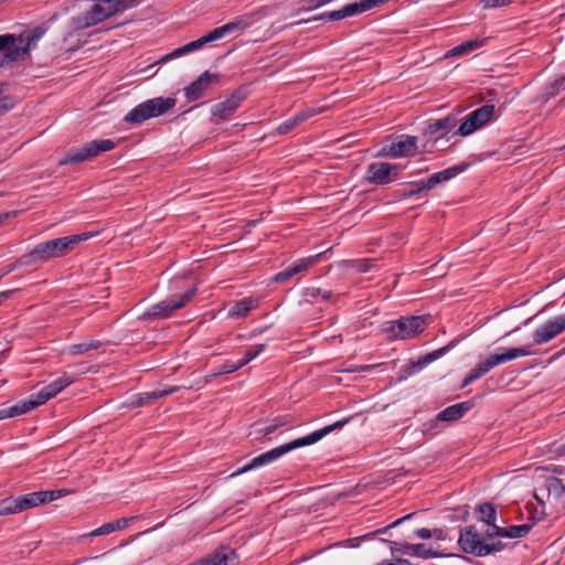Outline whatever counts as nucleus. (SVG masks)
Returning <instances> with one entry per match:
<instances>
[{
    "label": "nucleus",
    "instance_id": "338daca9",
    "mask_svg": "<svg viewBox=\"0 0 565 565\" xmlns=\"http://www.w3.org/2000/svg\"><path fill=\"white\" fill-rule=\"evenodd\" d=\"M148 530L156 531V530H158V525H153V526L149 527Z\"/></svg>",
    "mask_w": 565,
    "mask_h": 565
},
{
    "label": "nucleus",
    "instance_id": "4d7b16f0",
    "mask_svg": "<svg viewBox=\"0 0 565 565\" xmlns=\"http://www.w3.org/2000/svg\"><path fill=\"white\" fill-rule=\"evenodd\" d=\"M375 565H411V562L404 558H399L396 562L382 561L380 563H376Z\"/></svg>",
    "mask_w": 565,
    "mask_h": 565
},
{
    "label": "nucleus",
    "instance_id": "4c0bfd02",
    "mask_svg": "<svg viewBox=\"0 0 565 565\" xmlns=\"http://www.w3.org/2000/svg\"><path fill=\"white\" fill-rule=\"evenodd\" d=\"M425 189H422V181H417L409 184V188H405L402 190L396 191V198L398 199H406L414 195H418L419 193L424 192Z\"/></svg>",
    "mask_w": 565,
    "mask_h": 565
},
{
    "label": "nucleus",
    "instance_id": "cd10ccee",
    "mask_svg": "<svg viewBox=\"0 0 565 565\" xmlns=\"http://www.w3.org/2000/svg\"><path fill=\"white\" fill-rule=\"evenodd\" d=\"M494 114L495 106L492 104H487L471 111L469 116L475 121V124L478 125V128L480 129L494 118Z\"/></svg>",
    "mask_w": 565,
    "mask_h": 565
},
{
    "label": "nucleus",
    "instance_id": "e2e57ef3",
    "mask_svg": "<svg viewBox=\"0 0 565 565\" xmlns=\"http://www.w3.org/2000/svg\"><path fill=\"white\" fill-rule=\"evenodd\" d=\"M265 330H266V328H264V329H255V330H253V331H252L250 335H252V337L259 335V334H262Z\"/></svg>",
    "mask_w": 565,
    "mask_h": 565
},
{
    "label": "nucleus",
    "instance_id": "a18cd8bd",
    "mask_svg": "<svg viewBox=\"0 0 565 565\" xmlns=\"http://www.w3.org/2000/svg\"><path fill=\"white\" fill-rule=\"evenodd\" d=\"M420 514H422V512L409 513L403 518H399V519L393 521L392 523H390L387 525H384L380 530H385V531L393 530L394 527H397V526L404 524L405 522L417 519Z\"/></svg>",
    "mask_w": 565,
    "mask_h": 565
},
{
    "label": "nucleus",
    "instance_id": "c85d7f7f",
    "mask_svg": "<svg viewBox=\"0 0 565 565\" xmlns=\"http://www.w3.org/2000/svg\"><path fill=\"white\" fill-rule=\"evenodd\" d=\"M494 114L495 106L492 104H487L471 111L469 116L475 121V124L478 125V128L480 129L494 118Z\"/></svg>",
    "mask_w": 565,
    "mask_h": 565
},
{
    "label": "nucleus",
    "instance_id": "1a4fd4ad",
    "mask_svg": "<svg viewBox=\"0 0 565 565\" xmlns=\"http://www.w3.org/2000/svg\"><path fill=\"white\" fill-rule=\"evenodd\" d=\"M114 148L115 142L110 139L92 140L82 147L70 149L66 156L60 160V164L81 163L95 158L102 152L110 151Z\"/></svg>",
    "mask_w": 565,
    "mask_h": 565
},
{
    "label": "nucleus",
    "instance_id": "2f4dec72",
    "mask_svg": "<svg viewBox=\"0 0 565 565\" xmlns=\"http://www.w3.org/2000/svg\"><path fill=\"white\" fill-rule=\"evenodd\" d=\"M502 353H497L500 364L515 360L518 358L527 356L533 354L527 347L501 349Z\"/></svg>",
    "mask_w": 565,
    "mask_h": 565
},
{
    "label": "nucleus",
    "instance_id": "37998d69",
    "mask_svg": "<svg viewBox=\"0 0 565 565\" xmlns=\"http://www.w3.org/2000/svg\"><path fill=\"white\" fill-rule=\"evenodd\" d=\"M238 367L236 365V363H233V362H230V361H226L224 364H222L221 366H218L217 369H214L212 370L209 374H207V377L210 379H214V377H217L220 375H224V374H228V373H233L235 371H237Z\"/></svg>",
    "mask_w": 565,
    "mask_h": 565
},
{
    "label": "nucleus",
    "instance_id": "58836bf2",
    "mask_svg": "<svg viewBox=\"0 0 565 565\" xmlns=\"http://www.w3.org/2000/svg\"><path fill=\"white\" fill-rule=\"evenodd\" d=\"M317 257H318V255L317 256H312V257H308V258H305V259H300L297 263L288 266L291 275L295 276L297 274H300V273L307 270L311 265L315 264Z\"/></svg>",
    "mask_w": 565,
    "mask_h": 565
},
{
    "label": "nucleus",
    "instance_id": "423d86ee",
    "mask_svg": "<svg viewBox=\"0 0 565 565\" xmlns=\"http://www.w3.org/2000/svg\"><path fill=\"white\" fill-rule=\"evenodd\" d=\"M95 236L94 232H84L81 234L68 235L40 243L35 246V254L40 259L47 262L57 258L73 250L79 243Z\"/></svg>",
    "mask_w": 565,
    "mask_h": 565
},
{
    "label": "nucleus",
    "instance_id": "5fc2aeb1",
    "mask_svg": "<svg viewBox=\"0 0 565 565\" xmlns=\"http://www.w3.org/2000/svg\"><path fill=\"white\" fill-rule=\"evenodd\" d=\"M511 0H484L486 8H499L509 4Z\"/></svg>",
    "mask_w": 565,
    "mask_h": 565
},
{
    "label": "nucleus",
    "instance_id": "0eeeda50",
    "mask_svg": "<svg viewBox=\"0 0 565 565\" xmlns=\"http://www.w3.org/2000/svg\"><path fill=\"white\" fill-rule=\"evenodd\" d=\"M72 383L73 377L63 375L44 386L36 394H32L28 399L19 401L14 405L10 406L14 417L26 414L38 406L46 403Z\"/></svg>",
    "mask_w": 565,
    "mask_h": 565
},
{
    "label": "nucleus",
    "instance_id": "5701e85b",
    "mask_svg": "<svg viewBox=\"0 0 565 565\" xmlns=\"http://www.w3.org/2000/svg\"><path fill=\"white\" fill-rule=\"evenodd\" d=\"M175 391L174 387L169 390H154L152 392H145V393H138L132 395L128 402L127 405L129 407H142L148 406L153 403V401L164 397Z\"/></svg>",
    "mask_w": 565,
    "mask_h": 565
},
{
    "label": "nucleus",
    "instance_id": "052dcab7",
    "mask_svg": "<svg viewBox=\"0 0 565 565\" xmlns=\"http://www.w3.org/2000/svg\"><path fill=\"white\" fill-rule=\"evenodd\" d=\"M275 430H276V426H273L270 424V425H267L266 427H264L263 429H260L259 433L263 436H268V435L273 434Z\"/></svg>",
    "mask_w": 565,
    "mask_h": 565
},
{
    "label": "nucleus",
    "instance_id": "69168bd1",
    "mask_svg": "<svg viewBox=\"0 0 565 565\" xmlns=\"http://www.w3.org/2000/svg\"><path fill=\"white\" fill-rule=\"evenodd\" d=\"M106 532H99V531H96V532H89V535H100V534H105Z\"/></svg>",
    "mask_w": 565,
    "mask_h": 565
},
{
    "label": "nucleus",
    "instance_id": "7c9ffc66",
    "mask_svg": "<svg viewBox=\"0 0 565 565\" xmlns=\"http://www.w3.org/2000/svg\"><path fill=\"white\" fill-rule=\"evenodd\" d=\"M483 43H484V40H479V39L466 41V42L455 46L454 49L449 50L446 53V57L459 56V55H465V54L471 53L472 51L482 46Z\"/></svg>",
    "mask_w": 565,
    "mask_h": 565
},
{
    "label": "nucleus",
    "instance_id": "20e7f679",
    "mask_svg": "<svg viewBox=\"0 0 565 565\" xmlns=\"http://www.w3.org/2000/svg\"><path fill=\"white\" fill-rule=\"evenodd\" d=\"M67 489L35 491L18 497H9L0 501V516L17 514L38 505L52 502L67 494Z\"/></svg>",
    "mask_w": 565,
    "mask_h": 565
},
{
    "label": "nucleus",
    "instance_id": "412c9836",
    "mask_svg": "<svg viewBox=\"0 0 565 565\" xmlns=\"http://www.w3.org/2000/svg\"><path fill=\"white\" fill-rule=\"evenodd\" d=\"M213 41H216V38L214 35V32L211 31L209 34L195 40V41H192L181 47H178L175 49L174 51H172L170 54L166 55L164 57L161 58V62H167V61H170L172 58H177V57H180V56H183L185 54H189V53H192L196 50H200L202 49L205 44L207 43H211Z\"/></svg>",
    "mask_w": 565,
    "mask_h": 565
},
{
    "label": "nucleus",
    "instance_id": "864d4df0",
    "mask_svg": "<svg viewBox=\"0 0 565 565\" xmlns=\"http://www.w3.org/2000/svg\"><path fill=\"white\" fill-rule=\"evenodd\" d=\"M291 277H292V275H291L289 268L287 267L286 269L281 270V271H279V273H277L275 275L274 281H276V282H284V281L288 280Z\"/></svg>",
    "mask_w": 565,
    "mask_h": 565
},
{
    "label": "nucleus",
    "instance_id": "c03bdc74",
    "mask_svg": "<svg viewBox=\"0 0 565 565\" xmlns=\"http://www.w3.org/2000/svg\"><path fill=\"white\" fill-rule=\"evenodd\" d=\"M483 375H486V373L483 372L481 366L479 364H477L476 367H473L469 372V374L463 379L460 387L465 388L466 386L470 385L471 383H473L478 379L482 377Z\"/></svg>",
    "mask_w": 565,
    "mask_h": 565
},
{
    "label": "nucleus",
    "instance_id": "774afa93",
    "mask_svg": "<svg viewBox=\"0 0 565 565\" xmlns=\"http://www.w3.org/2000/svg\"><path fill=\"white\" fill-rule=\"evenodd\" d=\"M465 530L471 531V530H473V526H468Z\"/></svg>",
    "mask_w": 565,
    "mask_h": 565
},
{
    "label": "nucleus",
    "instance_id": "7ed1b4c3",
    "mask_svg": "<svg viewBox=\"0 0 565 565\" xmlns=\"http://www.w3.org/2000/svg\"><path fill=\"white\" fill-rule=\"evenodd\" d=\"M527 532H459L458 545L463 553L478 557L502 551L505 544L498 539H519Z\"/></svg>",
    "mask_w": 565,
    "mask_h": 565
},
{
    "label": "nucleus",
    "instance_id": "f704fd0d",
    "mask_svg": "<svg viewBox=\"0 0 565 565\" xmlns=\"http://www.w3.org/2000/svg\"><path fill=\"white\" fill-rule=\"evenodd\" d=\"M26 53L28 49H14L8 54H3V56L0 57V67L10 66Z\"/></svg>",
    "mask_w": 565,
    "mask_h": 565
},
{
    "label": "nucleus",
    "instance_id": "473e14b6",
    "mask_svg": "<svg viewBox=\"0 0 565 565\" xmlns=\"http://www.w3.org/2000/svg\"><path fill=\"white\" fill-rule=\"evenodd\" d=\"M564 89H565V75L556 77L553 82L547 84L543 89L542 97L545 100H547L552 97H555Z\"/></svg>",
    "mask_w": 565,
    "mask_h": 565
},
{
    "label": "nucleus",
    "instance_id": "39448f33",
    "mask_svg": "<svg viewBox=\"0 0 565 565\" xmlns=\"http://www.w3.org/2000/svg\"><path fill=\"white\" fill-rule=\"evenodd\" d=\"M429 324L428 316L401 317L397 320L386 321L382 331L388 340H406L422 333Z\"/></svg>",
    "mask_w": 565,
    "mask_h": 565
},
{
    "label": "nucleus",
    "instance_id": "bb28decb",
    "mask_svg": "<svg viewBox=\"0 0 565 565\" xmlns=\"http://www.w3.org/2000/svg\"><path fill=\"white\" fill-rule=\"evenodd\" d=\"M142 527V519L140 516H125L107 523H104L96 530H125L127 527Z\"/></svg>",
    "mask_w": 565,
    "mask_h": 565
},
{
    "label": "nucleus",
    "instance_id": "dca6fc26",
    "mask_svg": "<svg viewBox=\"0 0 565 565\" xmlns=\"http://www.w3.org/2000/svg\"><path fill=\"white\" fill-rule=\"evenodd\" d=\"M417 150V138L414 136L402 135L384 147L381 154L390 158L412 156Z\"/></svg>",
    "mask_w": 565,
    "mask_h": 565
},
{
    "label": "nucleus",
    "instance_id": "603ef678",
    "mask_svg": "<svg viewBox=\"0 0 565 565\" xmlns=\"http://www.w3.org/2000/svg\"><path fill=\"white\" fill-rule=\"evenodd\" d=\"M291 277H292V275H291L289 268L287 267L286 269L281 270V271H279V273H277L275 275L274 281H276V282H284V281L288 280Z\"/></svg>",
    "mask_w": 565,
    "mask_h": 565
},
{
    "label": "nucleus",
    "instance_id": "9d476101",
    "mask_svg": "<svg viewBox=\"0 0 565 565\" xmlns=\"http://www.w3.org/2000/svg\"><path fill=\"white\" fill-rule=\"evenodd\" d=\"M388 0H360L359 2H353L344 6L343 8L330 12H324L319 15H315L310 19L301 20L296 22V25L308 23L311 21H337L348 17H353L360 13H363L373 8L380 7L387 2Z\"/></svg>",
    "mask_w": 565,
    "mask_h": 565
},
{
    "label": "nucleus",
    "instance_id": "c756f323",
    "mask_svg": "<svg viewBox=\"0 0 565 565\" xmlns=\"http://www.w3.org/2000/svg\"><path fill=\"white\" fill-rule=\"evenodd\" d=\"M255 300L252 298H244L242 300L236 301L228 309V317L232 318H243L247 316V313L254 308Z\"/></svg>",
    "mask_w": 565,
    "mask_h": 565
},
{
    "label": "nucleus",
    "instance_id": "72a5a7b5",
    "mask_svg": "<svg viewBox=\"0 0 565 565\" xmlns=\"http://www.w3.org/2000/svg\"><path fill=\"white\" fill-rule=\"evenodd\" d=\"M102 345V343L97 340H92L89 342H83L77 344H72L68 347L67 352L71 355H79L90 350H96Z\"/></svg>",
    "mask_w": 565,
    "mask_h": 565
},
{
    "label": "nucleus",
    "instance_id": "aec40b11",
    "mask_svg": "<svg viewBox=\"0 0 565 565\" xmlns=\"http://www.w3.org/2000/svg\"><path fill=\"white\" fill-rule=\"evenodd\" d=\"M468 167V163L454 166L448 169H445L444 171L437 172L431 174L426 180L422 181V189H425V191H429L434 188H436L439 184H443L450 179L455 178L458 173L462 172Z\"/></svg>",
    "mask_w": 565,
    "mask_h": 565
},
{
    "label": "nucleus",
    "instance_id": "09e8293b",
    "mask_svg": "<svg viewBox=\"0 0 565 565\" xmlns=\"http://www.w3.org/2000/svg\"><path fill=\"white\" fill-rule=\"evenodd\" d=\"M320 111H321V109L316 110L312 108H308V109L298 111L294 117L296 118L298 124H301V122L306 121L307 119L311 118L312 116L319 114Z\"/></svg>",
    "mask_w": 565,
    "mask_h": 565
},
{
    "label": "nucleus",
    "instance_id": "79ce46f5",
    "mask_svg": "<svg viewBox=\"0 0 565 565\" xmlns=\"http://www.w3.org/2000/svg\"><path fill=\"white\" fill-rule=\"evenodd\" d=\"M36 263H44L40 259V255L35 254V247L29 253L23 256H21L17 263L13 265L12 269L18 266H32Z\"/></svg>",
    "mask_w": 565,
    "mask_h": 565
},
{
    "label": "nucleus",
    "instance_id": "393cba45",
    "mask_svg": "<svg viewBox=\"0 0 565 565\" xmlns=\"http://www.w3.org/2000/svg\"><path fill=\"white\" fill-rule=\"evenodd\" d=\"M404 553L409 556L422 557V558H435L446 556L447 554L439 553L431 545L425 543H412L404 546Z\"/></svg>",
    "mask_w": 565,
    "mask_h": 565
},
{
    "label": "nucleus",
    "instance_id": "a878e982",
    "mask_svg": "<svg viewBox=\"0 0 565 565\" xmlns=\"http://www.w3.org/2000/svg\"><path fill=\"white\" fill-rule=\"evenodd\" d=\"M455 127V119L446 117L443 119L430 120L426 128V135L430 138L444 137Z\"/></svg>",
    "mask_w": 565,
    "mask_h": 565
},
{
    "label": "nucleus",
    "instance_id": "a211bd4d",
    "mask_svg": "<svg viewBox=\"0 0 565 565\" xmlns=\"http://www.w3.org/2000/svg\"><path fill=\"white\" fill-rule=\"evenodd\" d=\"M472 407V402H461L446 407L439 412L435 419L424 424V430H429L435 427L437 422H454L461 418Z\"/></svg>",
    "mask_w": 565,
    "mask_h": 565
},
{
    "label": "nucleus",
    "instance_id": "0e129e2a",
    "mask_svg": "<svg viewBox=\"0 0 565 565\" xmlns=\"http://www.w3.org/2000/svg\"><path fill=\"white\" fill-rule=\"evenodd\" d=\"M415 530H420V531H424V530H427L425 526H422L420 524H415Z\"/></svg>",
    "mask_w": 565,
    "mask_h": 565
},
{
    "label": "nucleus",
    "instance_id": "a19ab883",
    "mask_svg": "<svg viewBox=\"0 0 565 565\" xmlns=\"http://www.w3.org/2000/svg\"><path fill=\"white\" fill-rule=\"evenodd\" d=\"M14 49H23L22 46L15 45V38L13 34L0 35V52L8 54Z\"/></svg>",
    "mask_w": 565,
    "mask_h": 565
},
{
    "label": "nucleus",
    "instance_id": "ddd939ff",
    "mask_svg": "<svg viewBox=\"0 0 565 565\" xmlns=\"http://www.w3.org/2000/svg\"><path fill=\"white\" fill-rule=\"evenodd\" d=\"M534 497L543 507L547 504L552 508H557L565 501V486L561 479L550 477L536 489Z\"/></svg>",
    "mask_w": 565,
    "mask_h": 565
},
{
    "label": "nucleus",
    "instance_id": "f257e3e1",
    "mask_svg": "<svg viewBox=\"0 0 565 565\" xmlns=\"http://www.w3.org/2000/svg\"><path fill=\"white\" fill-rule=\"evenodd\" d=\"M349 419L339 420L332 425L326 426L319 430H316L305 437L297 438L295 440H291L287 444H284L279 447L273 448L266 452L260 454L259 456L253 458L250 461H248L246 465H244L242 468L234 471L231 477H236L242 473L248 472L254 469H258L260 467L267 466L287 452L298 449L300 447L310 446L322 439L324 436H327L329 433L337 428H342Z\"/></svg>",
    "mask_w": 565,
    "mask_h": 565
},
{
    "label": "nucleus",
    "instance_id": "4468645a",
    "mask_svg": "<svg viewBox=\"0 0 565 565\" xmlns=\"http://www.w3.org/2000/svg\"><path fill=\"white\" fill-rule=\"evenodd\" d=\"M565 331V315L556 316L545 321L533 332V342L543 345L554 340Z\"/></svg>",
    "mask_w": 565,
    "mask_h": 565
},
{
    "label": "nucleus",
    "instance_id": "49530a36",
    "mask_svg": "<svg viewBox=\"0 0 565 565\" xmlns=\"http://www.w3.org/2000/svg\"><path fill=\"white\" fill-rule=\"evenodd\" d=\"M478 364L481 366L483 372L487 374L493 367L500 365V362H499V359H498V354L497 353L490 354L484 360L480 361Z\"/></svg>",
    "mask_w": 565,
    "mask_h": 565
},
{
    "label": "nucleus",
    "instance_id": "ea45409f",
    "mask_svg": "<svg viewBox=\"0 0 565 565\" xmlns=\"http://www.w3.org/2000/svg\"><path fill=\"white\" fill-rule=\"evenodd\" d=\"M265 347V344H258L254 349L246 351L244 356L236 362L238 370L256 359L264 351Z\"/></svg>",
    "mask_w": 565,
    "mask_h": 565
},
{
    "label": "nucleus",
    "instance_id": "f3484780",
    "mask_svg": "<svg viewBox=\"0 0 565 565\" xmlns=\"http://www.w3.org/2000/svg\"><path fill=\"white\" fill-rule=\"evenodd\" d=\"M398 167L388 162H372L366 168L364 179L373 184H387L392 173L397 174Z\"/></svg>",
    "mask_w": 565,
    "mask_h": 565
},
{
    "label": "nucleus",
    "instance_id": "8fccbe9b",
    "mask_svg": "<svg viewBox=\"0 0 565 565\" xmlns=\"http://www.w3.org/2000/svg\"><path fill=\"white\" fill-rule=\"evenodd\" d=\"M376 533L377 532H371L370 534H366V535L361 536V537H353V539L343 540V541L337 543V545L343 546V547H358L360 545V541L361 540L366 539L370 535H373V534H376Z\"/></svg>",
    "mask_w": 565,
    "mask_h": 565
},
{
    "label": "nucleus",
    "instance_id": "6ab92c4d",
    "mask_svg": "<svg viewBox=\"0 0 565 565\" xmlns=\"http://www.w3.org/2000/svg\"><path fill=\"white\" fill-rule=\"evenodd\" d=\"M218 77L216 73L204 72L201 74L198 79L184 88V95L188 100L193 102L201 98L212 84L218 82Z\"/></svg>",
    "mask_w": 565,
    "mask_h": 565
},
{
    "label": "nucleus",
    "instance_id": "f8f14e48",
    "mask_svg": "<svg viewBox=\"0 0 565 565\" xmlns=\"http://www.w3.org/2000/svg\"><path fill=\"white\" fill-rule=\"evenodd\" d=\"M476 518L483 523V525L491 527V530H531L532 525L512 524L504 525L505 521L497 508L488 502L480 503L475 509Z\"/></svg>",
    "mask_w": 565,
    "mask_h": 565
},
{
    "label": "nucleus",
    "instance_id": "de8ad7c7",
    "mask_svg": "<svg viewBox=\"0 0 565 565\" xmlns=\"http://www.w3.org/2000/svg\"><path fill=\"white\" fill-rule=\"evenodd\" d=\"M298 125L299 124L297 122L296 118L292 116V117L288 118L287 120H285L282 124H280L276 128V132H277V135L288 134Z\"/></svg>",
    "mask_w": 565,
    "mask_h": 565
},
{
    "label": "nucleus",
    "instance_id": "c9c22d12",
    "mask_svg": "<svg viewBox=\"0 0 565 565\" xmlns=\"http://www.w3.org/2000/svg\"><path fill=\"white\" fill-rule=\"evenodd\" d=\"M478 129H479L478 125L475 124V121L471 119V117L468 114L467 116H465L462 118V121H461L459 128L457 129L456 134H458L462 137H467V136L473 134L475 131H477Z\"/></svg>",
    "mask_w": 565,
    "mask_h": 565
},
{
    "label": "nucleus",
    "instance_id": "9b49d317",
    "mask_svg": "<svg viewBox=\"0 0 565 565\" xmlns=\"http://www.w3.org/2000/svg\"><path fill=\"white\" fill-rule=\"evenodd\" d=\"M196 294V288H192L179 297L169 298L151 306L142 316L141 319H166L169 318L173 311L184 307Z\"/></svg>",
    "mask_w": 565,
    "mask_h": 565
},
{
    "label": "nucleus",
    "instance_id": "6e6552de",
    "mask_svg": "<svg viewBox=\"0 0 565 565\" xmlns=\"http://www.w3.org/2000/svg\"><path fill=\"white\" fill-rule=\"evenodd\" d=\"M175 103L177 99L172 97L148 99L129 110L125 115L124 120L131 125L141 124L147 119L164 115L175 106Z\"/></svg>",
    "mask_w": 565,
    "mask_h": 565
},
{
    "label": "nucleus",
    "instance_id": "4be33fe9",
    "mask_svg": "<svg viewBox=\"0 0 565 565\" xmlns=\"http://www.w3.org/2000/svg\"><path fill=\"white\" fill-rule=\"evenodd\" d=\"M457 343V340H454L449 342L447 345L435 350L424 356H420L416 362H411L407 366L408 374H415L416 372L420 371L425 366H427L429 363L434 362L435 360L441 358L444 354H446L450 349H452Z\"/></svg>",
    "mask_w": 565,
    "mask_h": 565
},
{
    "label": "nucleus",
    "instance_id": "f03ea898",
    "mask_svg": "<svg viewBox=\"0 0 565 565\" xmlns=\"http://www.w3.org/2000/svg\"><path fill=\"white\" fill-rule=\"evenodd\" d=\"M94 3L79 13L72 17L70 28L79 31L95 26L128 9L137 7L141 0H92Z\"/></svg>",
    "mask_w": 565,
    "mask_h": 565
},
{
    "label": "nucleus",
    "instance_id": "13d9d810",
    "mask_svg": "<svg viewBox=\"0 0 565 565\" xmlns=\"http://www.w3.org/2000/svg\"><path fill=\"white\" fill-rule=\"evenodd\" d=\"M14 417L10 406L0 408V420Z\"/></svg>",
    "mask_w": 565,
    "mask_h": 565
},
{
    "label": "nucleus",
    "instance_id": "2eb2a0df",
    "mask_svg": "<svg viewBox=\"0 0 565 565\" xmlns=\"http://www.w3.org/2000/svg\"><path fill=\"white\" fill-rule=\"evenodd\" d=\"M246 97L247 92L243 88H238L225 100L213 105L211 114L213 118H216L214 122L217 124L220 120L230 119Z\"/></svg>",
    "mask_w": 565,
    "mask_h": 565
},
{
    "label": "nucleus",
    "instance_id": "bf43d9fd",
    "mask_svg": "<svg viewBox=\"0 0 565 565\" xmlns=\"http://www.w3.org/2000/svg\"><path fill=\"white\" fill-rule=\"evenodd\" d=\"M17 214V211L0 213V225H3L7 222V220H9L10 217H14Z\"/></svg>",
    "mask_w": 565,
    "mask_h": 565
},
{
    "label": "nucleus",
    "instance_id": "b1692460",
    "mask_svg": "<svg viewBox=\"0 0 565 565\" xmlns=\"http://www.w3.org/2000/svg\"><path fill=\"white\" fill-rule=\"evenodd\" d=\"M252 19L248 15L238 17L235 20L213 30L216 40L224 38L236 31H243L250 26Z\"/></svg>",
    "mask_w": 565,
    "mask_h": 565
},
{
    "label": "nucleus",
    "instance_id": "6e6d98bb",
    "mask_svg": "<svg viewBox=\"0 0 565 565\" xmlns=\"http://www.w3.org/2000/svg\"><path fill=\"white\" fill-rule=\"evenodd\" d=\"M43 34L42 30H34L33 33L28 38V50L30 49L31 43L36 42Z\"/></svg>",
    "mask_w": 565,
    "mask_h": 565
},
{
    "label": "nucleus",
    "instance_id": "e433bc0d",
    "mask_svg": "<svg viewBox=\"0 0 565 565\" xmlns=\"http://www.w3.org/2000/svg\"><path fill=\"white\" fill-rule=\"evenodd\" d=\"M305 296L309 301H315L319 297L323 300H330L332 298V292L330 290H323L318 287H308L305 291Z\"/></svg>",
    "mask_w": 565,
    "mask_h": 565
},
{
    "label": "nucleus",
    "instance_id": "680f3d73",
    "mask_svg": "<svg viewBox=\"0 0 565 565\" xmlns=\"http://www.w3.org/2000/svg\"><path fill=\"white\" fill-rule=\"evenodd\" d=\"M271 425L276 426L277 429L278 427L286 425V420H284L282 418H275Z\"/></svg>",
    "mask_w": 565,
    "mask_h": 565
},
{
    "label": "nucleus",
    "instance_id": "3c124183",
    "mask_svg": "<svg viewBox=\"0 0 565 565\" xmlns=\"http://www.w3.org/2000/svg\"><path fill=\"white\" fill-rule=\"evenodd\" d=\"M417 536L420 539H430L435 536L437 540H445L446 539V532H416Z\"/></svg>",
    "mask_w": 565,
    "mask_h": 565
}]
</instances>
